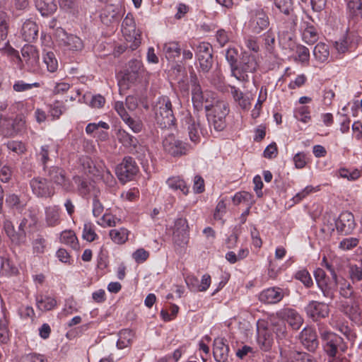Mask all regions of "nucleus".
I'll return each instance as SVG.
<instances>
[{
    "label": "nucleus",
    "instance_id": "nucleus-18",
    "mask_svg": "<svg viewBox=\"0 0 362 362\" xmlns=\"http://www.w3.org/2000/svg\"><path fill=\"white\" fill-rule=\"evenodd\" d=\"M189 231L187 221L183 218L175 220L173 232V240L178 245L186 244Z\"/></svg>",
    "mask_w": 362,
    "mask_h": 362
},
{
    "label": "nucleus",
    "instance_id": "nucleus-63",
    "mask_svg": "<svg viewBox=\"0 0 362 362\" xmlns=\"http://www.w3.org/2000/svg\"><path fill=\"white\" fill-rule=\"evenodd\" d=\"M227 200L226 199H221L218 202L216 209L214 214V218L216 220H222L223 216L226 213L227 208Z\"/></svg>",
    "mask_w": 362,
    "mask_h": 362
},
{
    "label": "nucleus",
    "instance_id": "nucleus-42",
    "mask_svg": "<svg viewBox=\"0 0 362 362\" xmlns=\"http://www.w3.org/2000/svg\"><path fill=\"white\" fill-rule=\"evenodd\" d=\"M61 243L70 245L76 249L78 247V240L75 233L72 230H64L60 235Z\"/></svg>",
    "mask_w": 362,
    "mask_h": 362
},
{
    "label": "nucleus",
    "instance_id": "nucleus-8",
    "mask_svg": "<svg viewBox=\"0 0 362 362\" xmlns=\"http://www.w3.org/2000/svg\"><path fill=\"white\" fill-rule=\"evenodd\" d=\"M192 100L195 109L197 110L204 107L207 112L211 110V103L209 97L212 95L209 91L203 92L199 83L197 81V78H192Z\"/></svg>",
    "mask_w": 362,
    "mask_h": 362
},
{
    "label": "nucleus",
    "instance_id": "nucleus-51",
    "mask_svg": "<svg viewBox=\"0 0 362 362\" xmlns=\"http://www.w3.org/2000/svg\"><path fill=\"white\" fill-rule=\"evenodd\" d=\"M296 55L295 59L296 61H298L302 64H308L310 59V51L306 47L303 45L297 46Z\"/></svg>",
    "mask_w": 362,
    "mask_h": 362
},
{
    "label": "nucleus",
    "instance_id": "nucleus-20",
    "mask_svg": "<svg viewBox=\"0 0 362 362\" xmlns=\"http://www.w3.org/2000/svg\"><path fill=\"white\" fill-rule=\"evenodd\" d=\"M25 121L21 115L16 116L13 119L6 118L3 134L6 136H13L21 132L25 127Z\"/></svg>",
    "mask_w": 362,
    "mask_h": 362
},
{
    "label": "nucleus",
    "instance_id": "nucleus-53",
    "mask_svg": "<svg viewBox=\"0 0 362 362\" xmlns=\"http://www.w3.org/2000/svg\"><path fill=\"white\" fill-rule=\"evenodd\" d=\"M59 5L63 11L74 14L78 11V3L76 0H59Z\"/></svg>",
    "mask_w": 362,
    "mask_h": 362
},
{
    "label": "nucleus",
    "instance_id": "nucleus-56",
    "mask_svg": "<svg viewBox=\"0 0 362 362\" xmlns=\"http://www.w3.org/2000/svg\"><path fill=\"white\" fill-rule=\"evenodd\" d=\"M40 86V83L38 82H35L33 83H28L22 80L16 81L13 86V88L16 92H23L28 90L32 89L33 88H38Z\"/></svg>",
    "mask_w": 362,
    "mask_h": 362
},
{
    "label": "nucleus",
    "instance_id": "nucleus-45",
    "mask_svg": "<svg viewBox=\"0 0 362 362\" xmlns=\"http://www.w3.org/2000/svg\"><path fill=\"white\" fill-rule=\"evenodd\" d=\"M310 111L308 106H300L296 107L294 110V117L303 123H308L310 121Z\"/></svg>",
    "mask_w": 362,
    "mask_h": 362
},
{
    "label": "nucleus",
    "instance_id": "nucleus-59",
    "mask_svg": "<svg viewBox=\"0 0 362 362\" xmlns=\"http://www.w3.org/2000/svg\"><path fill=\"white\" fill-rule=\"evenodd\" d=\"M320 190V187H313L312 185L306 186L302 191L297 193L296 195L293 197V201L296 203H298L305 198L309 194L317 192Z\"/></svg>",
    "mask_w": 362,
    "mask_h": 362
},
{
    "label": "nucleus",
    "instance_id": "nucleus-50",
    "mask_svg": "<svg viewBox=\"0 0 362 362\" xmlns=\"http://www.w3.org/2000/svg\"><path fill=\"white\" fill-rule=\"evenodd\" d=\"M73 180L78 186V191L80 195L83 197L89 194L90 190V185L88 182L80 176H74Z\"/></svg>",
    "mask_w": 362,
    "mask_h": 362
},
{
    "label": "nucleus",
    "instance_id": "nucleus-30",
    "mask_svg": "<svg viewBox=\"0 0 362 362\" xmlns=\"http://www.w3.org/2000/svg\"><path fill=\"white\" fill-rule=\"evenodd\" d=\"M35 6L43 16L52 15L57 9L55 0H34Z\"/></svg>",
    "mask_w": 362,
    "mask_h": 362
},
{
    "label": "nucleus",
    "instance_id": "nucleus-26",
    "mask_svg": "<svg viewBox=\"0 0 362 362\" xmlns=\"http://www.w3.org/2000/svg\"><path fill=\"white\" fill-rule=\"evenodd\" d=\"M64 37L61 39V45L64 49L77 52L82 50L83 48L82 40L76 35L64 33Z\"/></svg>",
    "mask_w": 362,
    "mask_h": 362
},
{
    "label": "nucleus",
    "instance_id": "nucleus-64",
    "mask_svg": "<svg viewBox=\"0 0 362 362\" xmlns=\"http://www.w3.org/2000/svg\"><path fill=\"white\" fill-rule=\"evenodd\" d=\"M182 355L181 349H175L172 354L160 358L157 362H177Z\"/></svg>",
    "mask_w": 362,
    "mask_h": 362
},
{
    "label": "nucleus",
    "instance_id": "nucleus-11",
    "mask_svg": "<svg viewBox=\"0 0 362 362\" xmlns=\"http://www.w3.org/2000/svg\"><path fill=\"white\" fill-rule=\"evenodd\" d=\"M47 170V176L49 180L57 185L62 187L66 192L73 190V185L70 180L67 177L66 171L59 167L52 166Z\"/></svg>",
    "mask_w": 362,
    "mask_h": 362
},
{
    "label": "nucleus",
    "instance_id": "nucleus-9",
    "mask_svg": "<svg viewBox=\"0 0 362 362\" xmlns=\"http://www.w3.org/2000/svg\"><path fill=\"white\" fill-rule=\"evenodd\" d=\"M142 66L141 61L137 59L131 60L129 62L127 70L118 82L119 87L128 88L129 84L135 83L141 74Z\"/></svg>",
    "mask_w": 362,
    "mask_h": 362
},
{
    "label": "nucleus",
    "instance_id": "nucleus-10",
    "mask_svg": "<svg viewBox=\"0 0 362 362\" xmlns=\"http://www.w3.org/2000/svg\"><path fill=\"white\" fill-rule=\"evenodd\" d=\"M138 170L135 160L132 157L127 156L116 168V175L118 179L124 183L132 180Z\"/></svg>",
    "mask_w": 362,
    "mask_h": 362
},
{
    "label": "nucleus",
    "instance_id": "nucleus-19",
    "mask_svg": "<svg viewBox=\"0 0 362 362\" xmlns=\"http://www.w3.org/2000/svg\"><path fill=\"white\" fill-rule=\"evenodd\" d=\"M277 315L286 320L293 329H298L303 323L301 315L294 309L284 308L277 313Z\"/></svg>",
    "mask_w": 362,
    "mask_h": 362
},
{
    "label": "nucleus",
    "instance_id": "nucleus-48",
    "mask_svg": "<svg viewBox=\"0 0 362 362\" xmlns=\"http://www.w3.org/2000/svg\"><path fill=\"white\" fill-rule=\"evenodd\" d=\"M349 274L353 284L362 281V261L360 264H350Z\"/></svg>",
    "mask_w": 362,
    "mask_h": 362
},
{
    "label": "nucleus",
    "instance_id": "nucleus-31",
    "mask_svg": "<svg viewBox=\"0 0 362 362\" xmlns=\"http://www.w3.org/2000/svg\"><path fill=\"white\" fill-rule=\"evenodd\" d=\"M337 284L338 279L337 281L333 280L332 281L329 280L322 283H320L317 285V287L322 292L323 297L326 300H329V303H331L335 297V292Z\"/></svg>",
    "mask_w": 362,
    "mask_h": 362
},
{
    "label": "nucleus",
    "instance_id": "nucleus-5",
    "mask_svg": "<svg viewBox=\"0 0 362 362\" xmlns=\"http://www.w3.org/2000/svg\"><path fill=\"white\" fill-rule=\"evenodd\" d=\"M258 63L256 57L247 52H243L240 62L235 69L232 76L241 82L248 81V74L256 71Z\"/></svg>",
    "mask_w": 362,
    "mask_h": 362
},
{
    "label": "nucleus",
    "instance_id": "nucleus-34",
    "mask_svg": "<svg viewBox=\"0 0 362 362\" xmlns=\"http://www.w3.org/2000/svg\"><path fill=\"white\" fill-rule=\"evenodd\" d=\"M163 52L168 60H174L181 53V47L178 42L170 41L163 46Z\"/></svg>",
    "mask_w": 362,
    "mask_h": 362
},
{
    "label": "nucleus",
    "instance_id": "nucleus-61",
    "mask_svg": "<svg viewBox=\"0 0 362 362\" xmlns=\"http://www.w3.org/2000/svg\"><path fill=\"white\" fill-rule=\"evenodd\" d=\"M196 54L197 59L201 57L212 56V47L209 42H200L197 47Z\"/></svg>",
    "mask_w": 362,
    "mask_h": 362
},
{
    "label": "nucleus",
    "instance_id": "nucleus-21",
    "mask_svg": "<svg viewBox=\"0 0 362 362\" xmlns=\"http://www.w3.org/2000/svg\"><path fill=\"white\" fill-rule=\"evenodd\" d=\"M269 25V18L267 15L262 11H257L249 22L251 30L256 34H259L265 30Z\"/></svg>",
    "mask_w": 362,
    "mask_h": 362
},
{
    "label": "nucleus",
    "instance_id": "nucleus-36",
    "mask_svg": "<svg viewBox=\"0 0 362 362\" xmlns=\"http://www.w3.org/2000/svg\"><path fill=\"white\" fill-rule=\"evenodd\" d=\"M36 305L40 310L46 312L56 307L57 300L51 296L40 295L36 297Z\"/></svg>",
    "mask_w": 362,
    "mask_h": 362
},
{
    "label": "nucleus",
    "instance_id": "nucleus-7",
    "mask_svg": "<svg viewBox=\"0 0 362 362\" xmlns=\"http://www.w3.org/2000/svg\"><path fill=\"white\" fill-rule=\"evenodd\" d=\"M212 112L208 115L209 123L213 124L216 131H221L225 127V117L229 112V107L227 103L224 101H216L214 104H211Z\"/></svg>",
    "mask_w": 362,
    "mask_h": 362
},
{
    "label": "nucleus",
    "instance_id": "nucleus-17",
    "mask_svg": "<svg viewBox=\"0 0 362 362\" xmlns=\"http://www.w3.org/2000/svg\"><path fill=\"white\" fill-rule=\"evenodd\" d=\"M335 226L340 234H351L356 227L354 215L349 211L342 212L336 220Z\"/></svg>",
    "mask_w": 362,
    "mask_h": 362
},
{
    "label": "nucleus",
    "instance_id": "nucleus-44",
    "mask_svg": "<svg viewBox=\"0 0 362 362\" xmlns=\"http://www.w3.org/2000/svg\"><path fill=\"white\" fill-rule=\"evenodd\" d=\"M230 93L233 99L238 103L239 105L243 108H247L250 103L247 98H245L243 93L235 86H230Z\"/></svg>",
    "mask_w": 362,
    "mask_h": 362
},
{
    "label": "nucleus",
    "instance_id": "nucleus-3",
    "mask_svg": "<svg viewBox=\"0 0 362 362\" xmlns=\"http://www.w3.org/2000/svg\"><path fill=\"white\" fill-rule=\"evenodd\" d=\"M31 226L28 219L23 218L16 230L13 222L8 218L4 217L3 221V230L12 243L15 246H22L27 244L26 230Z\"/></svg>",
    "mask_w": 362,
    "mask_h": 362
},
{
    "label": "nucleus",
    "instance_id": "nucleus-41",
    "mask_svg": "<svg viewBox=\"0 0 362 362\" xmlns=\"http://www.w3.org/2000/svg\"><path fill=\"white\" fill-rule=\"evenodd\" d=\"M33 252L36 255L43 254L47 247V241L41 235L37 236L32 241Z\"/></svg>",
    "mask_w": 362,
    "mask_h": 362
},
{
    "label": "nucleus",
    "instance_id": "nucleus-62",
    "mask_svg": "<svg viewBox=\"0 0 362 362\" xmlns=\"http://www.w3.org/2000/svg\"><path fill=\"white\" fill-rule=\"evenodd\" d=\"M296 279L300 281L306 287H310L313 284V280L310 274L306 269H302L295 274Z\"/></svg>",
    "mask_w": 362,
    "mask_h": 362
},
{
    "label": "nucleus",
    "instance_id": "nucleus-16",
    "mask_svg": "<svg viewBox=\"0 0 362 362\" xmlns=\"http://www.w3.org/2000/svg\"><path fill=\"white\" fill-rule=\"evenodd\" d=\"M298 339L300 344L309 351H315L319 341L315 328L310 326L304 327L299 334Z\"/></svg>",
    "mask_w": 362,
    "mask_h": 362
},
{
    "label": "nucleus",
    "instance_id": "nucleus-27",
    "mask_svg": "<svg viewBox=\"0 0 362 362\" xmlns=\"http://www.w3.org/2000/svg\"><path fill=\"white\" fill-rule=\"evenodd\" d=\"M257 343L263 351H268L273 344V336L272 333L264 327H261L257 324Z\"/></svg>",
    "mask_w": 362,
    "mask_h": 362
},
{
    "label": "nucleus",
    "instance_id": "nucleus-29",
    "mask_svg": "<svg viewBox=\"0 0 362 362\" xmlns=\"http://www.w3.org/2000/svg\"><path fill=\"white\" fill-rule=\"evenodd\" d=\"M45 223L49 227H54L61 222L60 208L59 206L52 205L45 207Z\"/></svg>",
    "mask_w": 362,
    "mask_h": 362
},
{
    "label": "nucleus",
    "instance_id": "nucleus-6",
    "mask_svg": "<svg viewBox=\"0 0 362 362\" xmlns=\"http://www.w3.org/2000/svg\"><path fill=\"white\" fill-rule=\"evenodd\" d=\"M122 32L126 40L131 44L132 50L137 49L141 44V33L136 28V23L132 13H128L122 23Z\"/></svg>",
    "mask_w": 362,
    "mask_h": 362
},
{
    "label": "nucleus",
    "instance_id": "nucleus-2",
    "mask_svg": "<svg viewBox=\"0 0 362 362\" xmlns=\"http://www.w3.org/2000/svg\"><path fill=\"white\" fill-rule=\"evenodd\" d=\"M153 112L156 122L160 128H170L175 125V117L173 105L168 97L163 96L158 98L153 106Z\"/></svg>",
    "mask_w": 362,
    "mask_h": 362
},
{
    "label": "nucleus",
    "instance_id": "nucleus-55",
    "mask_svg": "<svg viewBox=\"0 0 362 362\" xmlns=\"http://www.w3.org/2000/svg\"><path fill=\"white\" fill-rule=\"evenodd\" d=\"M119 221V219L115 217L112 214H103L100 220L97 221L98 224L103 227H113L115 226L117 223Z\"/></svg>",
    "mask_w": 362,
    "mask_h": 362
},
{
    "label": "nucleus",
    "instance_id": "nucleus-23",
    "mask_svg": "<svg viewBox=\"0 0 362 362\" xmlns=\"http://www.w3.org/2000/svg\"><path fill=\"white\" fill-rule=\"evenodd\" d=\"M229 346L224 338H216L214 341L213 354L217 362H226L228 358Z\"/></svg>",
    "mask_w": 362,
    "mask_h": 362
},
{
    "label": "nucleus",
    "instance_id": "nucleus-14",
    "mask_svg": "<svg viewBox=\"0 0 362 362\" xmlns=\"http://www.w3.org/2000/svg\"><path fill=\"white\" fill-rule=\"evenodd\" d=\"M32 192L37 197L48 198L54 194V189L48 185L47 179L36 177L30 181Z\"/></svg>",
    "mask_w": 362,
    "mask_h": 362
},
{
    "label": "nucleus",
    "instance_id": "nucleus-54",
    "mask_svg": "<svg viewBox=\"0 0 362 362\" xmlns=\"http://www.w3.org/2000/svg\"><path fill=\"white\" fill-rule=\"evenodd\" d=\"M82 237L84 240L88 242H93L98 238L96 234L94 226L90 223H86L83 226Z\"/></svg>",
    "mask_w": 362,
    "mask_h": 362
},
{
    "label": "nucleus",
    "instance_id": "nucleus-24",
    "mask_svg": "<svg viewBox=\"0 0 362 362\" xmlns=\"http://www.w3.org/2000/svg\"><path fill=\"white\" fill-rule=\"evenodd\" d=\"M100 17L103 24L109 25L118 21L120 18V8L116 5H107L101 11Z\"/></svg>",
    "mask_w": 362,
    "mask_h": 362
},
{
    "label": "nucleus",
    "instance_id": "nucleus-49",
    "mask_svg": "<svg viewBox=\"0 0 362 362\" xmlns=\"http://www.w3.org/2000/svg\"><path fill=\"white\" fill-rule=\"evenodd\" d=\"M6 204L12 209L22 210L25 204L21 201L19 197L15 194H9L6 197Z\"/></svg>",
    "mask_w": 362,
    "mask_h": 362
},
{
    "label": "nucleus",
    "instance_id": "nucleus-13",
    "mask_svg": "<svg viewBox=\"0 0 362 362\" xmlns=\"http://www.w3.org/2000/svg\"><path fill=\"white\" fill-rule=\"evenodd\" d=\"M288 295L289 291L287 288L273 286L263 290L259 293V299L264 303L276 304L279 303L284 296Z\"/></svg>",
    "mask_w": 362,
    "mask_h": 362
},
{
    "label": "nucleus",
    "instance_id": "nucleus-15",
    "mask_svg": "<svg viewBox=\"0 0 362 362\" xmlns=\"http://www.w3.org/2000/svg\"><path fill=\"white\" fill-rule=\"evenodd\" d=\"M164 150L173 156L185 155L188 151L187 145L177 139L173 135H169L163 141Z\"/></svg>",
    "mask_w": 362,
    "mask_h": 362
},
{
    "label": "nucleus",
    "instance_id": "nucleus-39",
    "mask_svg": "<svg viewBox=\"0 0 362 362\" xmlns=\"http://www.w3.org/2000/svg\"><path fill=\"white\" fill-rule=\"evenodd\" d=\"M129 231L124 228L112 229L110 231V237L117 244H123L128 240Z\"/></svg>",
    "mask_w": 362,
    "mask_h": 362
},
{
    "label": "nucleus",
    "instance_id": "nucleus-40",
    "mask_svg": "<svg viewBox=\"0 0 362 362\" xmlns=\"http://www.w3.org/2000/svg\"><path fill=\"white\" fill-rule=\"evenodd\" d=\"M303 40L308 44H314L318 40V33L316 28L312 25H307L302 34Z\"/></svg>",
    "mask_w": 362,
    "mask_h": 362
},
{
    "label": "nucleus",
    "instance_id": "nucleus-22",
    "mask_svg": "<svg viewBox=\"0 0 362 362\" xmlns=\"http://www.w3.org/2000/svg\"><path fill=\"white\" fill-rule=\"evenodd\" d=\"M185 124L187 125V129L190 140L194 144L199 142V134H204V131L201 127L199 119L193 118L191 116L186 117ZM205 133H206V131H205Z\"/></svg>",
    "mask_w": 362,
    "mask_h": 362
},
{
    "label": "nucleus",
    "instance_id": "nucleus-43",
    "mask_svg": "<svg viewBox=\"0 0 362 362\" xmlns=\"http://www.w3.org/2000/svg\"><path fill=\"white\" fill-rule=\"evenodd\" d=\"M123 122L132 129L134 133H139L143 129V122L139 117H132L128 115Z\"/></svg>",
    "mask_w": 362,
    "mask_h": 362
},
{
    "label": "nucleus",
    "instance_id": "nucleus-58",
    "mask_svg": "<svg viewBox=\"0 0 362 362\" xmlns=\"http://www.w3.org/2000/svg\"><path fill=\"white\" fill-rule=\"evenodd\" d=\"M345 313L349 315L351 320L357 321L359 320L361 311L358 305L356 303L347 305L344 308Z\"/></svg>",
    "mask_w": 362,
    "mask_h": 362
},
{
    "label": "nucleus",
    "instance_id": "nucleus-28",
    "mask_svg": "<svg viewBox=\"0 0 362 362\" xmlns=\"http://www.w3.org/2000/svg\"><path fill=\"white\" fill-rule=\"evenodd\" d=\"M38 26L33 21H25L21 28V35L25 41L31 42L37 37Z\"/></svg>",
    "mask_w": 362,
    "mask_h": 362
},
{
    "label": "nucleus",
    "instance_id": "nucleus-47",
    "mask_svg": "<svg viewBox=\"0 0 362 362\" xmlns=\"http://www.w3.org/2000/svg\"><path fill=\"white\" fill-rule=\"evenodd\" d=\"M238 52L237 49L229 47L226 52V59L228 62L230 68L231 75L233 74L235 69L238 66Z\"/></svg>",
    "mask_w": 362,
    "mask_h": 362
},
{
    "label": "nucleus",
    "instance_id": "nucleus-4",
    "mask_svg": "<svg viewBox=\"0 0 362 362\" xmlns=\"http://www.w3.org/2000/svg\"><path fill=\"white\" fill-rule=\"evenodd\" d=\"M318 330L323 349L329 358L336 356L338 349L345 351L346 346L344 345V339L341 337L324 328L322 325L319 326Z\"/></svg>",
    "mask_w": 362,
    "mask_h": 362
},
{
    "label": "nucleus",
    "instance_id": "nucleus-1",
    "mask_svg": "<svg viewBox=\"0 0 362 362\" xmlns=\"http://www.w3.org/2000/svg\"><path fill=\"white\" fill-rule=\"evenodd\" d=\"M1 49L5 54L11 57L15 62H21L28 71L35 72L38 70L40 54L35 47L25 45L21 49V57L19 56L18 51L10 46L8 41Z\"/></svg>",
    "mask_w": 362,
    "mask_h": 362
},
{
    "label": "nucleus",
    "instance_id": "nucleus-52",
    "mask_svg": "<svg viewBox=\"0 0 362 362\" xmlns=\"http://www.w3.org/2000/svg\"><path fill=\"white\" fill-rule=\"evenodd\" d=\"M65 105L59 101L54 102L50 105L49 114L52 117L53 119H57L65 112Z\"/></svg>",
    "mask_w": 362,
    "mask_h": 362
},
{
    "label": "nucleus",
    "instance_id": "nucleus-38",
    "mask_svg": "<svg viewBox=\"0 0 362 362\" xmlns=\"http://www.w3.org/2000/svg\"><path fill=\"white\" fill-rule=\"evenodd\" d=\"M313 55L319 62L327 61L329 57V46L323 42H320L315 45L313 49Z\"/></svg>",
    "mask_w": 362,
    "mask_h": 362
},
{
    "label": "nucleus",
    "instance_id": "nucleus-46",
    "mask_svg": "<svg viewBox=\"0 0 362 362\" xmlns=\"http://www.w3.org/2000/svg\"><path fill=\"white\" fill-rule=\"evenodd\" d=\"M43 62L49 72H54L58 69V62L52 52H47L43 55Z\"/></svg>",
    "mask_w": 362,
    "mask_h": 362
},
{
    "label": "nucleus",
    "instance_id": "nucleus-33",
    "mask_svg": "<svg viewBox=\"0 0 362 362\" xmlns=\"http://www.w3.org/2000/svg\"><path fill=\"white\" fill-rule=\"evenodd\" d=\"M166 184L168 187L174 191H180V193L185 196L189 193V187L187 185L185 181L178 176L169 177L166 180Z\"/></svg>",
    "mask_w": 362,
    "mask_h": 362
},
{
    "label": "nucleus",
    "instance_id": "nucleus-37",
    "mask_svg": "<svg viewBox=\"0 0 362 362\" xmlns=\"http://www.w3.org/2000/svg\"><path fill=\"white\" fill-rule=\"evenodd\" d=\"M134 333L129 329H122L119 332V339L117 341V347L123 349L129 346L133 342Z\"/></svg>",
    "mask_w": 362,
    "mask_h": 362
},
{
    "label": "nucleus",
    "instance_id": "nucleus-25",
    "mask_svg": "<svg viewBox=\"0 0 362 362\" xmlns=\"http://www.w3.org/2000/svg\"><path fill=\"white\" fill-rule=\"evenodd\" d=\"M52 151H54L57 155L58 145L53 141H50L48 144L42 145L36 153L37 158L43 165V170L45 171L47 168V163L49 160V154Z\"/></svg>",
    "mask_w": 362,
    "mask_h": 362
},
{
    "label": "nucleus",
    "instance_id": "nucleus-35",
    "mask_svg": "<svg viewBox=\"0 0 362 362\" xmlns=\"http://www.w3.org/2000/svg\"><path fill=\"white\" fill-rule=\"evenodd\" d=\"M349 17L358 20L362 17V0H345Z\"/></svg>",
    "mask_w": 362,
    "mask_h": 362
},
{
    "label": "nucleus",
    "instance_id": "nucleus-12",
    "mask_svg": "<svg viewBox=\"0 0 362 362\" xmlns=\"http://www.w3.org/2000/svg\"><path fill=\"white\" fill-rule=\"evenodd\" d=\"M329 303L311 300L305 307V313L309 318L315 322L324 319L329 313Z\"/></svg>",
    "mask_w": 362,
    "mask_h": 362
},
{
    "label": "nucleus",
    "instance_id": "nucleus-32",
    "mask_svg": "<svg viewBox=\"0 0 362 362\" xmlns=\"http://www.w3.org/2000/svg\"><path fill=\"white\" fill-rule=\"evenodd\" d=\"M117 139L119 141L123 144V146L129 148L132 152L136 151L139 144L136 138L129 134L125 130L119 129L118 131Z\"/></svg>",
    "mask_w": 362,
    "mask_h": 362
},
{
    "label": "nucleus",
    "instance_id": "nucleus-60",
    "mask_svg": "<svg viewBox=\"0 0 362 362\" xmlns=\"http://www.w3.org/2000/svg\"><path fill=\"white\" fill-rule=\"evenodd\" d=\"M276 7L283 13L288 15L293 10L291 0H274Z\"/></svg>",
    "mask_w": 362,
    "mask_h": 362
},
{
    "label": "nucleus",
    "instance_id": "nucleus-57",
    "mask_svg": "<svg viewBox=\"0 0 362 362\" xmlns=\"http://www.w3.org/2000/svg\"><path fill=\"white\" fill-rule=\"evenodd\" d=\"M6 146L9 151L18 155L24 153L26 151L25 145L22 141H9L6 144Z\"/></svg>",
    "mask_w": 362,
    "mask_h": 362
}]
</instances>
